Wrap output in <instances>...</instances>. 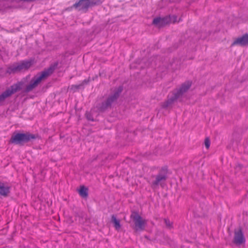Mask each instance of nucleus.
Instances as JSON below:
<instances>
[{
  "label": "nucleus",
  "instance_id": "11",
  "mask_svg": "<svg viewBox=\"0 0 248 248\" xmlns=\"http://www.w3.org/2000/svg\"><path fill=\"white\" fill-rule=\"evenodd\" d=\"M10 192V187L5 186L3 183L0 182V194L5 196H7Z\"/></svg>",
  "mask_w": 248,
  "mask_h": 248
},
{
  "label": "nucleus",
  "instance_id": "17",
  "mask_svg": "<svg viewBox=\"0 0 248 248\" xmlns=\"http://www.w3.org/2000/svg\"><path fill=\"white\" fill-rule=\"evenodd\" d=\"M164 221H165V224H166V226L168 228H171V227H172V223L169 220H168L167 219H165Z\"/></svg>",
  "mask_w": 248,
  "mask_h": 248
},
{
  "label": "nucleus",
  "instance_id": "15",
  "mask_svg": "<svg viewBox=\"0 0 248 248\" xmlns=\"http://www.w3.org/2000/svg\"><path fill=\"white\" fill-rule=\"evenodd\" d=\"M164 20L161 18H155L153 20V23L154 25H157L159 27L162 26L164 23Z\"/></svg>",
  "mask_w": 248,
  "mask_h": 248
},
{
  "label": "nucleus",
  "instance_id": "14",
  "mask_svg": "<svg viewBox=\"0 0 248 248\" xmlns=\"http://www.w3.org/2000/svg\"><path fill=\"white\" fill-rule=\"evenodd\" d=\"M166 179V176L165 175L159 174L157 175L156 180L153 183V185H157L158 183L163 180H165Z\"/></svg>",
  "mask_w": 248,
  "mask_h": 248
},
{
  "label": "nucleus",
  "instance_id": "5",
  "mask_svg": "<svg viewBox=\"0 0 248 248\" xmlns=\"http://www.w3.org/2000/svg\"><path fill=\"white\" fill-rule=\"evenodd\" d=\"M102 3V0H79L74 6L78 10H86L89 7Z\"/></svg>",
  "mask_w": 248,
  "mask_h": 248
},
{
  "label": "nucleus",
  "instance_id": "18",
  "mask_svg": "<svg viewBox=\"0 0 248 248\" xmlns=\"http://www.w3.org/2000/svg\"><path fill=\"white\" fill-rule=\"evenodd\" d=\"M170 22L172 23H175L177 22L176 16H172L170 17Z\"/></svg>",
  "mask_w": 248,
  "mask_h": 248
},
{
  "label": "nucleus",
  "instance_id": "4",
  "mask_svg": "<svg viewBox=\"0 0 248 248\" xmlns=\"http://www.w3.org/2000/svg\"><path fill=\"white\" fill-rule=\"evenodd\" d=\"M34 138L35 136L33 135L30 134L28 133H17L12 136L10 140V142L16 144H22Z\"/></svg>",
  "mask_w": 248,
  "mask_h": 248
},
{
  "label": "nucleus",
  "instance_id": "12",
  "mask_svg": "<svg viewBox=\"0 0 248 248\" xmlns=\"http://www.w3.org/2000/svg\"><path fill=\"white\" fill-rule=\"evenodd\" d=\"M79 195L83 198H86L88 196V188L84 186H81L78 190Z\"/></svg>",
  "mask_w": 248,
  "mask_h": 248
},
{
  "label": "nucleus",
  "instance_id": "13",
  "mask_svg": "<svg viewBox=\"0 0 248 248\" xmlns=\"http://www.w3.org/2000/svg\"><path fill=\"white\" fill-rule=\"evenodd\" d=\"M111 220L114 223V227L116 230L119 231L121 228V224L120 220L117 219L114 215L111 216Z\"/></svg>",
  "mask_w": 248,
  "mask_h": 248
},
{
  "label": "nucleus",
  "instance_id": "2",
  "mask_svg": "<svg viewBox=\"0 0 248 248\" xmlns=\"http://www.w3.org/2000/svg\"><path fill=\"white\" fill-rule=\"evenodd\" d=\"M130 218L134 222L133 229L136 232L144 230L147 224V220L143 219L137 212H133L130 215Z\"/></svg>",
  "mask_w": 248,
  "mask_h": 248
},
{
  "label": "nucleus",
  "instance_id": "8",
  "mask_svg": "<svg viewBox=\"0 0 248 248\" xmlns=\"http://www.w3.org/2000/svg\"><path fill=\"white\" fill-rule=\"evenodd\" d=\"M21 88V85L20 84H17L11 86V89L7 90L4 92L1 95H0V104L3 101L4 99L15 92H16Z\"/></svg>",
  "mask_w": 248,
  "mask_h": 248
},
{
  "label": "nucleus",
  "instance_id": "1",
  "mask_svg": "<svg viewBox=\"0 0 248 248\" xmlns=\"http://www.w3.org/2000/svg\"><path fill=\"white\" fill-rule=\"evenodd\" d=\"M191 86V82L187 81L182 85L181 87L174 93L172 97L169 98L166 101L162 104V107L166 108L169 107L173 102L186 92Z\"/></svg>",
  "mask_w": 248,
  "mask_h": 248
},
{
  "label": "nucleus",
  "instance_id": "3",
  "mask_svg": "<svg viewBox=\"0 0 248 248\" xmlns=\"http://www.w3.org/2000/svg\"><path fill=\"white\" fill-rule=\"evenodd\" d=\"M54 70L52 67H49L48 69L44 71L41 74L36 75L31 81L30 84L27 87V91H30L36 87L38 83L44 78L51 74Z\"/></svg>",
  "mask_w": 248,
  "mask_h": 248
},
{
  "label": "nucleus",
  "instance_id": "7",
  "mask_svg": "<svg viewBox=\"0 0 248 248\" xmlns=\"http://www.w3.org/2000/svg\"><path fill=\"white\" fill-rule=\"evenodd\" d=\"M32 64L31 60L23 61L17 63L15 65H13L11 71L13 72H16L24 70H26Z\"/></svg>",
  "mask_w": 248,
  "mask_h": 248
},
{
  "label": "nucleus",
  "instance_id": "10",
  "mask_svg": "<svg viewBox=\"0 0 248 248\" xmlns=\"http://www.w3.org/2000/svg\"><path fill=\"white\" fill-rule=\"evenodd\" d=\"M248 44V37L247 34L243 35L242 37L236 38L232 44L231 46L236 45L241 46H246Z\"/></svg>",
  "mask_w": 248,
  "mask_h": 248
},
{
  "label": "nucleus",
  "instance_id": "6",
  "mask_svg": "<svg viewBox=\"0 0 248 248\" xmlns=\"http://www.w3.org/2000/svg\"><path fill=\"white\" fill-rule=\"evenodd\" d=\"M122 91V89L121 87L119 88L112 95L110 96L105 102L102 103L100 109L103 110L109 107L113 102L116 100Z\"/></svg>",
  "mask_w": 248,
  "mask_h": 248
},
{
  "label": "nucleus",
  "instance_id": "16",
  "mask_svg": "<svg viewBox=\"0 0 248 248\" xmlns=\"http://www.w3.org/2000/svg\"><path fill=\"white\" fill-rule=\"evenodd\" d=\"M204 145L206 148V149H208L210 147V140L208 138H206L205 139V140H204Z\"/></svg>",
  "mask_w": 248,
  "mask_h": 248
},
{
  "label": "nucleus",
  "instance_id": "9",
  "mask_svg": "<svg viewBox=\"0 0 248 248\" xmlns=\"http://www.w3.org/2000/svg\"><path fill=\"white\" fill-rule=\"evenodd\" d=\"M245 239L243 233L241 230H239L234 232L233 242L236 245H241L244 243Z\"/></svg>",
  "mask_w": 248,
  "mask_h": 248
}]
</instances>
